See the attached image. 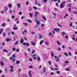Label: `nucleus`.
Returning a JSON list of instances; mask_svg holds the SVG:
<instances>
[{
	"mask_svg": "<svg viewBox=\"0 0 77 77\" xmlns=\"http://www.w3.org/2000/svg\"><path fill=\"white\" fill-rule=\"evenodd\" d=\"M29 52V53H30V48H29L27 50Z\"/></svg>",
	"mask_w": 77,
	"mask_h": 77,
	"instance_id": "nucleus-41",
	"label": "nucleus"
},
{
	"mask_svg": "<svg viewBox=\"0 0 77 77\" xmlns=\"http://www.w3.org/2000/svg\"><path fill=\"white\" fill-rule=\"evenodd\" d=\"M21 4L20 3H18L17 4V6H18V7L19 8H20L21 7V5H20V4Z\"/></svg>",
	"mask_w": 77,
	"mask_h": 77,
	"instance_id": "nucleus-13",
	"label": "nucleus"
},
{
	"mask_svg": "<svg viewBox=\"0 0 77 77\" xmlns=\"http://www.w3.org/2000/svg\"><path fill=\"white\" fill-rule=\"evenodd\" d=\"M38 12H35V17H36L38 15Z\"/></svg>",
	"mask_w": 77,
	"mask_h": 77,
	"instance_id": "nucleus-8",
	"label": "nucleus"
},
{
	"mask_svg": "<svg viewBox=\"0 0 77 77\" xmlns=\"http://www.w3.org/2000/svg\"><path fill=\"white\" fill-rule=\"evenodd\" d=\"M29 68H30V69H31L32 68V67H33V66H29Z\"/></svg>",
	"mask_w": 77,
	"mask_h": 77,
	"instance_id": "nucleus-40",
	"label": "nucleus"
},
{
	"mask_svg": "<svg viewBox=\"0 0 77 77\" xmlns=\"http://www.w3.org/2000/svg\"><path fill=\"white\" fill-rule=\"evenodd\" d=\"M54 69H55V70H58V69H58V68H54Z\"/></svg>",
	"mask_w": 77,
	"mask_h": 77,
	"instance_id": "nucleus-63",
	"label": "nucleus"
},
{
	"mask_svg": "<svg viewBox=\"0 0 77 77\" xmlns=\"http://www.w3.org/2000/svg\"><path fill=\"white\" fill-rule=\"evenodd\" d=\"M16 49V48H14L12 49V50H13L14 51H15Z\"/></svg>",
	"mask_w": 77,
	"mask_h": 77,
	"instance_id": "nucleus-39",
	"label": "nucleus"
},
{
	"mask_svg": "<svg viewBox=\"0 0 77 77\" xmlns=\"http://www.w3.org/2000/svg\"><path fill=\"white\" fill-rule=\"evenodd\" d=\"M20 63V61H17L16 62V64H18L19 63Z\"/></svg>",
	"mask_w": 77,
	"mask_h": 77,
	"instance_id": "nucleus-31",
	"label": "nucleus"
},
{
	"mask_svg": "<svg viewBox=\"0 0 77 77\" xmlns=\"http://www.w3.org/2000/svg\"><path fill=\"white\" fill-rule=\"evenodd\" d=\"M0 65H1L2 66H4V63H3V61H1L0 62Z\"/></svg>",
	"mask_w": 77,
	"mask_h": 77,
	"instance_id": "nucleus-9",
	"label": "nucleus"
},
{
	"mask_svg": "<svg viewBox=\"0 0 77 77\" xmlns=\"http://www.w3.org/2000/svg\"><path fill=\"white\" fill-rule=\"evenodd\" d=\"M37 60L38 61H40V58H37Z\"/></svg>",
	"mask_w": 77,
	"mask_h": 77,
	"instance_id": "nucleus-54",
	"label": "nucleus"
},
{
	"mask_svg": "<svg viewBox=\"0 0 77 77\" xmlns=\"http://www.w3.org/2000/svg\"><path fill=\"white\" fill-rule=\"evenodd\" d=\"M43 72H46V68L45 67H44L43 68Z\"/></svg>",
	"mask_w": 77,
	"mask_h": 77,
	"instance_id": "nucleus-18",
	"label": "nucleus"
},
{
	"mask_svg": "<svg viewBox=\"0 0 77 77\" xmlns=\"http://www.w3.org/2000/svg\"><path fill=\"white\" fill-rule=\"evenodd\" d=\"M3 52H6V53H8V51L6 49H4L3 50Z\"/></svg>",
	"mask_w": 77,
	"mask_h": 77,
	"instance_id": "nucleus-17",
	"label": "nucleus"
},
{
	"mask_svg": "<svg viewBox=\"0 0 77 77\" xmlns=\"http://www.w3.org/2000/svg\"><path fill=\"white\" fill-rule=\"evenodd\" d=\"M3 35L4 36H6V34H5V32H3Z\"/></svg>",
	"mask_w": 77,
	"mask_h": 77,
	"instance_id": "nucleus-53",
	"label": "nucleus"
},
{
	"mask_svg": "<svg viewBox=\"0 0 77 77\" xmlns=\"http://www.w3.org/2000/svg\"><path fill=\"white\" fill-rule=\"evenodd\" d=\"M33 10L32 8H30L29 9V10L30 12L32 11Z\"/></svg>",
	"mask_w": 77,
	"mask_h": 77,
	"instance_id": "nucleus-32",
	"label": "nucleus"
},
{
	"mask_svg": "<svg viewBox=\"0 0 77 77\" xmlns=\"http://www.w3.org/2000/svg\"><path fill=\"white\" fill-rule=\"evenodd\" d=\"M23 24H24L25 26H27V24L26 23H23Z\"/></svg>",
	"mask_w": 77,
	"mask_h": 77,
	"instance_id": "nucleus-48",
	"label": "nucleus"
},
{
	"mask_svg": "<svg viewBox=\"0 0 77 77\" xmlns=\"http://www.w3.org/2000/svg\"><path fill=\"white\" fill-rule=\"evenodd\" d=\"M75 36H73L72 37V39L73 40H74V41H75Z\"/></svg>",
	"mask_w": 77,
	"mask_h": 77,
	"instance_id": "nucleus-25",
	"label": "nucleus"
},
{
	"mask_svg": "<svg viewBox=\"0 0 77 77\" xmlns=\"http://www.w3.org/2000/svg\"><path fill=\"white\" fill-rule=\"evenodd\" d=\"M11 39L9 38H8L6 39V41H7V42H8L9 41H11Z\"/></svg>",
	"mask_w": 77,
	"mask_h": 77,
	"instance_id": "nucleus-20",
	"label": "nucleus"
},
{
	"mask_svg": "<svg viewBox=\"0 0 77 77\" xmlns=\"http://www.w3.org/2000/svg\"><path fill=\"white\" fill-rule=\"evenodd\" d=\"M14 69V66H10V71L11 72H14V70H13Z\"/></svg>",
	"mask_w": 77,
	"mask_h": 77,
	"instance_id": "nucleus-2",
	"label": "nucleus"
},
{
	"mask_svg": "<svg viewBox=\"0 0 77 77\" xmlns=\"http://www.w3.org/2000/svg\"><path fill=\"white\" fill-rule=\"evenodd\" d=\"M42 18L45 20V21H46V18H45V16H43Z\"/></svg>",
	"mask_w": 77,
	"mask_h": 77,
	"instance_id": "nucleus-42",
	"label": "nucleus"
},
{
	"mask_svg": "<svg viewBox=\"0 0 77 77\" xmlns=\"http://www.w3.org/2000/svg\"><path fill=\"white\" fill-rule=\"evenodd\" d=\"M69 62L68 61H66L65 62V63H68Z\"/></svg>",
	"mask_w": 77,
	"mask_h": 77,
	"instance_id": "nucleus-57",
	"label": "nucleus"
},
{
	"mask_svg": "<svg viewBox=\"0 0 77 77\" xmlns=\"http://www.w3.org/2000/svg\"><path fill=\"white\" fill-rule=\"evenodd\" d=\"M60 30V29L59 28H54V30L55 31H56V32H58V31H59Z\"/></svg>",
	"mask_w": 77,
	"mask_h": 77,
	"instance_id": "nucleus-6",
	"label": "nucleus"
},
{
	"mask_svg": "<svg viewBox=\"0 0 77 77\" xmlns=\"http://www.w3.org/2000/svg\"><path fill=\"white\" fill-rule=\"evenodd\" d=\"M56 73H57V74H59V73H60V72L59 71H57V72H56Z\"/></svg>",
	"mask_w": 77,
	"mask_h": 77,
	"instance_id": "nucleus-51",
	"label": "nucleus"
},
{
	"mask_svg": "<svg viewBox=\"0 0 77 77\" xmlns=\"http://www.w3.org/2000/svg\"><path fill=\"white\" fill-rule=\"evenodd\" d=\"M4 13V11H1V14H3Z\"/></svg>",
	"mask_w": 77,
	"mask_h": 77,
	"instance_id": "nucleus-49",
	"label": "nucleus"
},
{
	"mask_svg": "<svg viewBox=\"0 0 77 77\" xmlns=\"http://www.w3.org/2000/svg\"><path fill=\"white\" fill-rule=\"evenodd\" d=\"M16 55L15 54H13L12 55V57H14V58H15Z\"/></svg>",
	"mask_w": 77,
	"mask_h": 77,
	"instance_id": "nucleus-35",
	"label": "nucleus"
},
{
	"mask_svg": "<svg viewBox=\"0 0 77 77\" xmlns=\"http://www.w3.org/2000/svg\"><path fill=\"white\" fill-rule=\"evenodd\" d=\"M23 45H26V46H29L30 45V44H29V43L27 42V43H25V42H24L23 43Z\"/></svg>",
	"mask_w": 77,
	"mask_h": 77,
	"instance_id": "nucleus-3",
	"label": "nucleus"
},
{
	"mask_svg": "<svg viewBox=\"0 0 77 77\" xmlns=\"http://www.w3.org/2000/svg\"><path fill=\"white\" fill-rule=\"evenodd\" d=\"M33 8L35 10H36V9H38V8H37L36 7H33Z\"/></svg>",
	"mask_w": 77,
	"mask_h": 77,
	"instance_id": "nucleus-36",
	"label": "nucleus"
},
{
	"mask_svg": "<svg viewBox=\"0 0 77 77\" xmlns=\"http://www.w3.org/2000/svg\"><path fill=\"white\" fill-rule=\"evenodd\" d=\"M10 60H11V62H15V58H11L10 59Z\"/></svg>",
	"mask_w": 77,
	"mask_h": 77,
	"instance_id": "nucleus-4",
	"label": "nucleus"
},
{
	"mask_svg": "<svg viewBox=\"0 0 77 77\" xmlns=\"http://www.w3.org/2000/svg\"><path fill=\"white\" fill-rule=\"evenodd\" d=\"M12 29L13 30H16L18 29V28L16 27H14Z\"/></svg>",
	"mask_w": 77,
	"mask_h": 77,
	"instance_id": "nucleus-11",
	"label": "nucleus"
},
{
	"mask_svg": "<svg viewBox=\"0 0 77 77\" xmlns=\"http://www.w3.org/2000/svg\"><path fill=\"white\" fill-rule=\"evenodd\" d=\"M3 32V29H1V30L0 31V35L2 34V33Z\"/></svg>",
	"mask_w": 77,
	"mask_h": 77,
	"instance_id": "nucleus-30",
	"label": "nucleus"
},
{
	"mask_svg": "<svg viewBox=\"0 0 77 77\" xmlns=\"http://www.w3.org/2000/svg\"><path fill=\"white\" fill-rule=\"evenodd\" d=\"M64 55H65V56H66L67 57H68V53H66V52H65L64 53Z\"/></svg>",
	"mask_w": 77,
	"mask_h": 77,
	"instance_id": "nucleus-15",
	"label": "nucleus"
},
{
	"mask_svg": "<svg viewBox=\"0 0 77 77\" xmlns=\"http://www.w3.org/2000/svg\"><path fill=\"white\" fill-rule=\"evenodd\" d=\"M35 21L36 22L37 25H39L40 24V22L37 20H35Z\"/></svg>",
	"mask_w": 77,
	"mask_h": 77,
	"instance_id": "nucleus-10",
	"label": "nucleus"
},
{
	"mask_svg": "<svg viewBox=\"0 0 77 77\" xmlns=\"http://www.w3.org/2000/svg\"><path fill=\"white\" fill-rule=\"evenodd\" d=\"M56 5L57 6H58V3H56Z\"/></svg>",
	"mask_w": 77,
	"mask_h": 77,
	"instance_id": "nucleus-62",
	"label": "nucleus"
},
{
	"mask_svg": "<svg viewBox=\"0 0 77 77\" xmlns=\"http://www.w3.org/2000/svg\"><path fill=\"white\" fill-rule=\"evenodd\" d=\"M10 11V14L11 15V12H12V10H10L9 11Z\"/></svg>",
	"mask_w": 77,
	"mask_h": 77,
	"instance_id": "nucleus-60",
	"label": "nucleus"
},
{
	"mask_svg": "<svg viewBox=\"0 0 77 77\" xmlns=\"http://www.w3.org/2000/svg\"><path fill=\"white\" fill-rule=\"evenodd\" d=\"M61 33L63 35H65V32H61Z\"/></svg>",
	"mask_w": 77,
	"mask_h": 77,
	"instance_id": "nucleus-33",
	"label": "nucleus"
},
{
	"mask_svg": "<svg viewBox=\"0 0 77 77\" xmlns=\"http://www.w3.org/2000/svg\"><path fill=\"white\" fill-rule=\"evenodd\" d=\"M67 16H68V14H66L65 16L64 17V19H65V18H66V17H67Z\"/></svg>",
	"mask_w": 77,
	"mask_h": 77,
	"instance_id": "nucleus-29",
	"label": "nucleus"
},
{
	"mask_svg": "<svg viewBox=\"0 0 77 77\" xmlns=\"http://www.w3.org/2000/svg\"><path fill=\"white\" fill-rule=\"evenodd\" d=\"M48 63H49V65H51V62H50V61H48Z\"/></svg>",
	"mask_w": 77,
	"mask_h": 77,
	"instance_id": "nucleus-56",
	"label": "nucleus"
},
{
	"mask_svg": "<svg viewBox=\"0 0 77 77\" xmlns=\"http://www.w3.org/2000/svg\"><path fill=\"white\" fill-rule=\"evenodd\" d=\"M11 32H9L8 33V36H9V35H11Z\"/></svg>",
	"mask_w": 77,
	"mask_h": 77,
	"instance_id": "nucleus-55",
	"label": "nucleus"
},
{
	"mask_svg": "<svg viewBox=\"0 0 77 77\" xmlns=\"http://www.w3.org/2000/svg\"><path fill=\"white\" fill-rule=\"evenodd\" d=\"M65 2H63L61 3L60 6V8H63L65 7Z\"/></svg>",
	"mask_w": 77,
	"mask_h": 77,
	"instance_id": "nucleus-1",
	"label": "nucleus"
},
{
	"mask_svg": "<svg viewBox=\"0 0 77 77\" xmlns=\"http://www.w3.org/2000/svg\"><path fill=\"white\" fill-rule=\"evenodd\" d=\"M57 24L58 26H59V27H62V26H61V25H59V23H57Z\"/></svg>",
	"mask_w": 77,
	"mask_h": 77,
	"instance_id": "nucleus-38",
	"label": "nucleus"
},
{
	"mask_svg": "<svg viewBox=\"0 0 77 77\" xmlns=\"http://www.w3.org/2000/svg\"><path fill=\"white\" fill-rule=\"evenodd\" d=\"M31 44L32 45H33L34 46H35V42H31Z\"/></svg>",
	"mask_w": 77,
	"mask_h": 77,
	"instance_id": "nucleus-16",
	"label": "nucleus"
},
{
	"mask_svg": "<svg viewBox=\"0 0 77 77\" xmlns=\"http://www.w3.org/2000/svg\"><path fill=\"white\" fill-rule=\"evenodd\" d=\"M68 54H69V56H71L72 55L71 54V52H69L68 53Z\"/></svg>",
	"mask_w": 77,
	"mask_h": 77,
	"instance_id": "nucleus-44",
	"label": "nucleus"
},
{
	"mask_svg": "<svg viewBox=\"0 0 77 77\" xmlns=\"http://www.w3.org/2000/svg\"><path fill=\"white\" fill-rule=\"evenodd\" d=\"M57 50L58 51H60L61 50V48L60 47Z\"/></svg>",
	"mask_w": 77,
	"mask_h": 77,
	"instance_id": "nucleus-34",
	"label": "nucleus"
},
{
	"mask_svg": "<svg viewBox=\"0 0 77 77\" xmlns=\"http://www.w3.org/2000/svg\"><path fill=\"white\" fill-rule=\"evenodd\" d=\"M57 43L58 45H60V43H59V42L58 41H57Z\"/></svg>",
	"mask_w": 77,
	"mask_h": 77,
	"instance_id": "nucleus-27",
	"label": "nucleus"
},
{
	"mask_svg": "<svg viewBox=\"0 0 77 77\" xmlns=\"http://www.w3.org/2000/svg\"><path fill=\"white\" fill-rule=\"evenodd\" d=\"M8 7H9L10 8H12V5L11 4H10L8 5Z\"/></svg>",
	"mask_w": 77,
	"mask_h": 77,
	"instance_id": "nucleus-21",
	"label": "nucleus"
},
{
	"mask_svg": "<svg viewBox=\"0 0 77 77\" xmlns=\"http://www.w3.org/2000/svg\"><path fill=\"white\" fill-rule=\"evenodd\" d=\"M35 50H34V51H33L32 52V54H33V53H35Z\"/></svg>",
	"mask_w": 77,
	"mask_h": 77,
	"instance_id": "nucleus-58",
	"label": "nucleus"
},
{
	"mask_svg": "<svg viewBox=\"0 0 77 77\" xmlns=\"http://www.w3.org/2000/svg\"><path fill=\"white\" fill-rule=\"evenodd\" d=\"M37 3H38V2H37V0H36V1H35V5H37Z\"/></svg>",
	"mask_w": 77,
	"mask_h": 77,
	"instance_id": "nucleus-46",
	"label": "nucleus"
},
{
	"mask_svg": "<svg viewBox=\"0 0 77 77\" xmlns=\"http://www.w3.org/2000/svg\"><path fill=\"white\" fill-rule=\"evenodd\" d=\"M5 23H3V24H2V27H4V26H5Z\"/></svg>",
	"mask_w": 77,
	"mask_h": 77,
	"instance_id": "nucleus-37",
	"label": "nucleus"
},
{
	"mask_svg": "<svg viewBox=\"0 0 77 77\" xmlns=\"http://www.w3.org/2000/svg\"><path fill=\"white\" fill-rule=\"evenodd\" d=\"M11 33L12 35H14V34H15V33L14 32H13L12 31L11 32Z\"/></svg>",
	"mask_w": 77,
	"mask_h": 77,
	"instance_id": "nucleus-61",
	"label": "nucleus"
},
{
	"mask_svg": "<svg viewBox=\"0 0 77 77\" xmlns=\"http://www.w3.org/2000/svg\"><path fill=\"white\" fill-rule=\"evenodd\" d=\"M24 38L25 39V41H26L27 38H26L25 37H24Z\"/></svg>",
	"mask_w": 77,
	"mask_h": 77,
	"instance_id": "nucleus-64",
	"label": "nucleus"
},
{
	"mask_svg": "<svg viewBox=\"0 0 77 77\" xmlns=\"http://www.w3.org/2000/svg\"><path fill=\"white\" fill-rule=\"evenodd\" d=\"M11 54V52H10L8 54H7V56H9Z\"/></svg>",
	"mask_w": 77,
	"mask_h": 77,
	"instance_id": "nucleus-26",
	"label": "nucleus"
},
{
	"mask_svg": "<svg viewBox=\"0 0 77 77\" xmlns=\"http://www.w3.org/2000/svg\"><path fill=\"white\" fill-rule=\"evenodd\" d=\"M27 21H29V23H32V21L29 20H27Z\"/></svg>",
	"mask_w": 77,
	"mask_h": 77,
	"instance_id": "nucleus-45",
	"label": "nucleus"
},
{
	"mask_svg": "<svg viewBox=\"0 0 77 77\" xmlns=\"http://www.w3.org/2000/svg\"><path fill=\"white\" fill-rule=\"evenodd\" d=\"M16 51H17V52H19V51H19V49H17Z\"/></svg>",
	"mask_w": 77,
	"mask_h": 77,
	"instance_id": "nucleus-59",
	"label": "nucleus"
},
{
	"mask_svg": "<svg viewBox=\"0 0 77 77\" xmlns=\"http://www.w3.org/2000/svg\"><path fill=\"white\" fill-rule=\"evenodd\" d=\"M31 70H30L29 72V74L30 77H32V74H31Z\"/></svg>",
	"mask_w": 77,
	"mask_h": 77,
	"instance_id": "nucleus-14",
	"label": "nucleus"
},
{
	"mask_svg": "<svg viewBox=\"0 0 77 77\" xmlns=\"http://www.w3.org/2000/svg\"><path fill=\"white\" fill-rule=\"evenodd\" d=\"M51 57H54V54H53V52H52L51 53Z\"/></svg>",
	"mask_w": 77,
	"mask_h": 77,
	"instance_id": "nucleus-28",
	"label": "nucleus"
},
{
	"mask_svg": "<svg viewBox=\"0 0 77 77\" xmlns=\"http://www.w3.org/2000/svg\"><path fill=\"white\" fill-rule=\"evenodd\" d=\"M18 41H17L14 44V45H17L18 44Z\"/></svg>",
	"mask_w": 77,
	"mask_h": 77,
	"instance_id": "nucleus-24",
	"label": "nucleus"
},
{
	"mask_svg": "<svg viewBox=\"0 0 77 77\" xmlns=\"http://www.w3.org/2000/svg\"><path fill=\"white\" fill-rule=\"evenodd\" d=\"M66 70L67 71H70V69L69 68H66Z\"/></svg>",
	"mask_w": 77,
	"mask_h": 77,
	"instance_id": "nucleus-23",
	"label": "nucleus"
},
{
	"mask_svg": "<svg viewBox=\"0 0 77 77\" xmlns=\"http://www.w3.org/2000/svg\"><path fill=\"white\" fill-rule=\"evenodd\" d=\"M31 34L32 35H35V32H31Z\"/></svg>",
	"mask_w": 77,
	"mask_h": 77,
	"instance_id": "nucleus-43",
	"label": "nucleus"
},
{
	"mask_svg": "<svg viewBox=\"0 0 77 77\" xmlns=\"http://www.w3.org/2000/svg\"><path fill=\"white\" fill-rule=\"evenodd\" d=\"M48 35L50 36H51V37H53V35L51 32H50V33H48Z\"/></svg>",
	"mask_w": 77,
	"mask_h": 77,
	"instance_id": "nucleus-5",
	"label": "nucleus"
},
{
	"mask_svg": "<svg viewBox=\"0 0 77 77\" xmlns=\"http://www.w3.org/2000/svg\"><path fill=\"white\" fill-rule=\"evenodd\" d=\"M72 26V23H71L69 25V27H71V26Z\"/></svg>",
	"mask_w": 77,
	"mask_h": 77,
	"instance_id": "nucleus-50",
	"label": "nucleus"
},
{
	"mask_svg": "<svg viewBox=\"0 0 77 77\" xmlns=\"http://www.w3.org/2000/svg\"><path fill=\"white\" fill-rule=\"evenodd\" d=\"M39 38V39H42V35L41 34H39L38 35Z\"/></svg>",
	"mask_w": 77,
	"mask_h": 77,
	"instance_id": "nucleus-7",
	"label": "nucleus"
},
{
	"mask_svg": "<svg viewBox=\"0 0 77 77\" xmlns=\"http://www.w3.org/2000/svg\"><path fill=\"white\" fill-rule=\"evenodd\" d=\"M47 2V0H43L44 3H46Z\"/></svg>",
	"mask_w": 77,
	"mask_h": 77,
	"instance_id": "nucleus-47",
	"label": "nucleus"
},
{
	"mask_svg": "<svg viewBox=\"0 0 77 77\" xmlns=\"http://www.w3.org/2000/svg\"><path fill=\"white\" fill-rule=\"evenodd\" d=\"M19 14L20 15H22V13L21 12H20L19 13Z\"/></svg>",
	"mask_w": 77,
	"mask_h": 77,
	"instance_id": "nucleus-52",
	"label": "nucleus"
},
{
	"mask_svg": "<svg viewBox=\"0 0 77 77\" xmlns=\"http://www.w3.org/2000/svg\"><path fill=\"white\" fill-rule=\"evenodd\" d=\"M29 15L30 16V17H31V18H32V16H33V14L32 13H29Z\"/></svg>",
	"mask_w": 77,
	"mask_h": 77,
	"instance_id": "nucleus-19",
	"label": "nucleus"
},
{
	"mask_svg": "<svg viewBox=\"0 0 77 77\" xmlns=\"http://www.w3.org/2000/svg\"><path fill=\"white\" fill-rule=\"evenodd\" d=\"M23 42H24V39H23V38H22L20 40V43H21V44H23Z\"/></svg>",
	"mask_w": 77,
	"mask_h": 77,
	"instance_id": "nucleus-12",
	"label": "nucleus"
},
{
	"mask_svg": "<svg viewBox=\"0 0 77 77\" xmlns=\"http://www.w3.org/2000/svg\"><path fill=\"white\" fill-rule=\"evenodd\" d=\"M44 42V40H42L40 42V45H41Z\"/></svg>",
	"mask_w": 77,
	"mask_h": 77,
	"instance_id": "nucleus-22",
	"label": "nucleus"
}]
</instances>
